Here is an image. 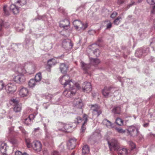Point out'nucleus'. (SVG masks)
<instances>
[{"label": "nucleus", "mask_w": 155, "mask_h": 155, "mask_svg": "<svg viewBox=\"0 0 155 155\" xmlns=\"http://www.w3.org/2000/svg\"><path fill=\"white\" fill-rule=\"evenodd\" d=\"M108 143L111 151H117L118 155H127V149L126 148L120 147L119 143L116 140L112 139L108 141Z\"/></svg>", "instance_id": "f257e3e1"}, {"label": "nucleus", "mask_w": 155, "mask_h": 155, "mask_svg": "<svg viewBox=\"0 0 155 155\" xmlns=\"http://www.w3.org/2000/svg\"><path fill=\"white\" fill-rule=\"evenodd\" d=\"M24 67V64L20 65L17 70L18 74L15 76L13 78L14 81L17 83H23L25 81V78L24 74H26L27 72Z\"/></svg>", "instance_id": "f03ea898"}, {"label": "nucleus", "mask_w": 155, "mask_h": 155, "mask_svg": "<svg viewBox=\"0 0 155 155\" xmlns=\"http://www.w3.org/2000/svg\"><path fill=\"white\" fill-rule=\"evenodd\" d=\"M79 87L78 84L75 83L74 85L69 86V89L65 90L63 92V95L67 97H71L75 95L77 89Z\"/></svg>", "instance_id": "7ed1b4c3"}, {"label": "nucleus", "mask_w": 155, "mask_h": 155, "mask_svg": "<svg viewBox=\"0 0 155 155\" xmlns=\"http://www.w3.org/2000/svg\"><path fill=\"white\" fill-rule=\"evenodd\" d=\"M59 82L64 87H65L68 84L71 86L74 84L71 80H70V77L68 75H65L61 77L59 79Z\"/></svg>", "instance_id": "20e7f679"}, {"label": "nucleus", "mask_w": 155, "mask_h": 155, "mask_svg": "<svg viewBox=\"0 0 155 155\" xmlns=\"http://www.w3.org/2000/svg\"><path fill=\"white\" fill-rule=\"evenodd\" d=\"M149 51V48H141L137 49L135 52V55L136 57L140 58L148 54Z\"/></svg>", "instance_id": "39448f33"}, {"label": "nucleus", "mask_w": 155, "mask_h": 155, "mask_svg": "<svg viewBox=\"0 0 155 155\" xmlns=\"http://www.w3.org/2000/svg\"><path fill=\"white\" fill-rule=\"evenodd\" d=\"M5 89L8 94H12L17 90V87L14 84L9 83L5 86Z\"/></svg>", "instance_id": "423d86ee"}, {"label": "nucleus", "mask_w": 155, "mask_h": 155, "mask_svg": "<svg viewBox=\"0 0 155 155\" xmlns=\"http://www.w3.org/2000/svg\"><path fill=\"white\" fill-rule=\"evenodd\" d=\"M73 24L74 27L76 29L80 28L81 29L84 30L85 29L87 26V23L84 24L82 22L78 20H76L73 21Z\"/></svg>", "instance_id": "0eeeda50"}, {"label": "nucleus", "mask_w": 155, "mask_h": 155, "mask_svg": "<svg viewBox=\"0 0 155 155\" xmlns=\"http://www.w3.org/2000/svg\"><path fill=\"white\" fill-rule=\"evenodd\" d=\"M91 109L92 111L93 115H96L98 117L101 113V111L100 107L97 104L91 105Z\"/></svg>", "instance_id": "6e6552de"}, {"label": "nucleus", "mask_w": 155, "mask_h": 155, "mask_svg": "<svg viewBox=\"0 0 155 155\" xmlns=\"http://www.w3.org/2000/svg\"><path fill=\"white\" fill-rule=\"evenodd\" d=\"M140 127V126H138L137 127L134 126L128 128V132L130 136L135 137L139 134L138 130Z\"/></svg>", "instance_id": "1a4fd4ad"}, {"label": "nucleus", "mask_w": 155, "mask_h": 155, "mask_svg": "<svg viewBox=\"0 0 155 155\" xmlns=\"http://www.w3.org/2000/svg\"><path fill=\"white\" fill-rule=\"evenodd\" d=\"M11 102L14 106V110L15 112H20L21 109V104H19L18 101L16 99H13L11 100Z\"/></svg>", "instance_id": "9d476101"}, {"label": "nucleus", "mask_w": 155, "mask_h": 155, "mask_svg": "<svg viewBox=\"0 0 155 155\" xmlns=\"http://www.w3.org/2000/svg\"><path fill=\"white\" fill-rule=\"evenodd\" d=\"M74 107L78 109H82L84 106V104L82 100L79 98L75 99L73 103Z\"/></svg>", "instance_id": "9b49d317"}, {"label": "nucleus", "mask_w": 155, "mask_h": 155, "mask_svg": "<svg viewBox=\"0 0 155 155\" xmlns=\"http://www.w3.org/2000/svg\"><path fill=\"white\" fill-rule=\"evenodd\" d=\"M82 90L84 92H90L92 90L91 83L87 82H84L82 85Z\"/></svg>", "instance_id": "f8f14e48"}, {"label": "nucleus", "mask_w": 155, "mask_h": 155, "mask_svg": "<svg viewBox=\"0 0 155 155\" xmlns=\"http://www.w3.org/2000/svg\"><path fill=\"white\" fill-rule=\"evenodd\" d=\"M69 25L70 22L67 19L61 21L59 23L60 27L63 28L65 30H67L69 28Z\"/></svg>", "instance_id": "ddd939ff"}, {"label": "nucleus", "mask_w": 155, "mask_h": 155, "mask_svg": "<svg viewBox=\"0 0 155 155\" xmlns=\"http://www.w3.org/2000/svg\"><path fill=\"white\" fill-rule=\"evenodd\" d=\"M59 126L61 127L59 129L60 131H62L65 132H69L68 130L72 127V126L69 124H64L62 123H60L59 124Z\"/></svg>", "instance_id": "4468645a"}, {"label": "nucleus", "mask_w": 155, "mask_h": 155, "mask_svg": "<svg viewBox=\"0 0 155 155\" xmlns=\"http://www.w3.org/2000/svg\"><path fill=\"white\" fill-rule=\"evenodd\" d=\"M76 144V139L74 138L70 139L67 143V147L70 150L73 149Z\"/></svg>", "instance_id": "2eb2a0df"}, {"label": "nucleus", "mask_w": 155, "mask_h": 155, "mask_svg": "<svg viewBox=\"0 0 155 155\" xmlns=\"http://www.w3.org/2000/svg\"><path fill=\"white\" fill-rule=\"evenodd\" d=\"M32 147L35 150L40 151L41 149L42 145L40 142L36 140L33 142Z\"/></svg>", "instance_id": "dca6fc26"}, {"label": "nucleus", "mask_w": 155, "mask_h": 155, "mask_svg": "<svg viewBox=\"0 0 155 155\" xmlns=\"http://www.w3.org/2000/svg\"><path fill=\"white\" fill-rule=\"evenodd\" d=\"M83 119L84 121L81 129V135L85 132L86 129V125L88 120V116L86 114H84Z\"/></svg>", "instance_id": "f3484780"}, {"label": "nucleus", "mask_w": 155, "mask_h": 155, "mask_svg": "<svg viewBox=\"0 0 155 155\" xmlns=\"http://www.w3.org/2000/svg\"><path fill=\"white\" fill-rule=\"evenodd\" d=\"M111 89L112 88L110 87H105L102 91L103 94L106 97L111 96L110 91Z\"/></svg>", "instance_id": "a211bd4d"}, {"label": "nucleus", "mask_w": 155, "mask_h": 155, "mask_svg": "<svg viewBox=\"0 0 155 155\" xmlns=\"http://www.w3.org/2000/svg\"><path fill=\"white\" fill-rule=\"evenodd\" d=\"M26 64L27 67V69L25 70L27 72L26 73H28L29 74H32L34 73L35 70V67L34 66H32L29 64L25 63L23 64L24 65V68L26 66Z\"/></svg>", "instance_id": "6ab92c4d"}, {"label": "nucleus", "mask_w": 155, "mask_h": 155, "mask_svg": "<svg viewBox=\"0 0 155 155\" xmlns=\"http://www.w3.org/2000/svg\"><path fill=\"white\" fill-rule=\"evenodd\" d=\"M35 117L34 114H31L24 119V123L26 125H28L31 124L33 120Z\"/></svg>", "instance_id": "aec40b11"}, {"label": "nucleus", "mask_w": 155, "mask_h": 155, "mask_svg": "<svg viewBox=\"0 0 155 155\" xmlns=\"http://www.w3.org/2000/svg\"><path fill=\"white\" fill-rule=\"evenodd\" d=\"M28 93V89L22 87L20 90L19 94L21 97H26Z\"/></svg>", "instance_id": "412c9836"}, {"label": "nucleus", "mask_w": 155, "mask_h": 155, "mask_svg": "<svg viewBox=\"0 0 155 155\" xmlns=\"http://www.w3.org/2000/svg\"><path fill=\"white\" fill-rule=\"evenodd\" d=\"M8 148L7 144L5 143H2L0 145V152L3 154H5Z\"/></svg>", "instance_id": "4be33fe9"}, {"label": "nucleus", "mask_w": 155, "mask_h": 155, "mask_svg": "<svg viewBox=\"0 0 155 155\" xmlns=\"http://www.w3.org/2000/svg\"><path fill=\"white\" fill-rule=\"evenodd\" d=\"M81 64L82 68L84 71L85 73L88 74L90 76H91V74L88 72L87 71L90 67V65L89 64H86L82 61L81 62Z\"/></svg>", "instance_id": "5701e85b"}, {"label": "nucleus", "mask_w": 155, "mask_h": 155, "mask_svg": "<svg viewBox=\"0 0 155 155\" xmlns=\"http://www.w3.org/2000/svg\"><path fill=\"white\" fill-rule=\"evenodd\" d=\"M59 68L61 73L65 74L67 72L68 67L65 64L62 63L60 65Z\"/></svg>", "instance_id": "b1692460"}, {"label": "nucleus", "mask_w": 155, "mask_h": 155, "mask_svg": "<svg viewBox=\"0 0 155 155\" xmlns=\"http://www.w3.org/2000/svg\"><path fill=\"white\" fill-rule=\"evenodd\" d=\"M10 10L14 14H16L19 12V8L14 4H12L10 6Z\"/></svg>", "instance_id": "393cba45"}, {"label": "nucleus", "mask_w": 155, "mask_h": 155, "mask_svg": "<svg viewBox=\"0 0 155 155\" xmlns=\"http://www.w3.org/2000/svg\"><path fill=\"white\" fill-rule=\"evenodd\" d=\"M89 59L91 64L94 66L98 64L100 62V60L97 58H90Z\"/></svg>", "instance_id": "a878e982"}, {"label": "nucleus", "mask_w": 155, "mask_h": 155, "mask_svg": "<svg viewBox=\"0 0 155 155\" xmlns=\"http://www.w3.org/2000/svg\"><path fill=\"white\" fill-rule=\"evenodd\" d=\"M57 61L55 58H52L48 60V64L50 67L56 64Z\"/></svg>", "instance_id": "bb28decb"}, {"label": "nucleus", "mask_w": 155, "mask_h": 155, "mask_svg": "<svg viewBox=\"0 0 155 155\" xmlns=\"http://www.w3.org/2000/svg\"><path fill=\"white\" fill-rule=\"evenodd\" d=\"M63 46L69 45L71 46L70 48H72L73 46V44L71 41L69 39L64 40L62 43Z\"/></svg>", "instance_id": "cd10ccee"}, {"label": "nucleus", "mask_w": 155, "mask_h": 155, "mask_svg": "<svg viewBox=\"0 0 155 155\" xmlns=\"http://www.w3.org/2000/svg\"><path fill=\"white\" fill-rule=\"evenodd\" d=\"M38 83L34 79H32L30 80L28 82V85L30 87H32L37 84Z\"/></svg>", "instance_id": "c85d7f7f"}, {"label": "nucleus", "mask_w": 155, "mask_h": 155, "mask_svg": "<svg viewBox=\"0 0 155 155\" xmlns=\"http://www.w3.org/2000/svg\"><path fill=\"white\" fill-rule=\"evenodd\" d=\"M89 148L88 146L85 145L83 147L82 149V152L83 154H85L89 153Z\"/></svg>", "instance_id": "c756f323"}, {"label": "nucleus", "mask_w": 155, "mask_h": 155, "mask_svg": "<svg viewBox=\"0 0 155 155\" xmlns=\"http://www.w3.org/2000/svg\"><path fill=\"white\" fill-rule=\"evenodd\" d=\"M103 123L107 127H112V123L106 119H104L103 120Z\"/></svg>", "instance_id": "7c9ffc66"}, {"label": "nucleus", "mask_w": 155, "mask_h": 155, "mask_svg": "<svg viewBox=\"0 0 155 155\" xmlns=\"http://www.w3.org/2000/svg\"><path fill=\"white\" fill-rule=\"evenodd\" d=\"M44 130L45 132L46 138H47L50 139L51 137V135L50 133L49 132L46 127V124H44Z\"/></svg>", "instance_id": "2f4dec72"}, {"label": "nucleus", "mask_w": 155, "mask_h": 155, "mask_svg": "<svg viewBox=\"0 0 155 155\" xmlns=\"http://www.w3.org/2000/svg\"><path fill=\"white\" fill-rule=\"evenodd\" d=\"M42 78L41 74L40 73H37L34 79L38 83L41 80Z\"/></svg>", "instance_id": "473e14b6"}, {"label": "nucleus", "mask_w": 155, "mask_h": 155, "mask_svg": "<svg viewBox=\"0 0 155 155\" xmlns=\"http://www.w3.org/2000/svg\"><path fill=\"white\" fill-rule=\"evenodd\" d=\"M26 145L28 147L30 148L32 147L33 143H32L30 139L28 138H26L25 139Z\"/></svg>", "instance_id": "72a5a7b5"}, {"label": "nucleus", "mask_w": 155, "mask_h": 155, "mask_svg": "<svg viewBox=\"0 0 155 155\" xmlns=\"http://www.w3.org/2000/svg\"><path fill=\"white\" fill-rule=\"evenodd\" d=\"M120 108L119 107L117 106L114 107L113 109L112 112L115 114H119L120 113Z\"/></svg>", "instance_id": "f704fd0d"}, {"label": "nucleus", "mask_w": 155, "mask_h": 155, "mask_svg": "<svg viewBox=\"0 0 155 155\" xmlns=\"http://www.w3.org/2000/svg\"><path fill=\"white\" fill-rule=\"evenodd\" d=\"M116 123L120 126H121L123 124V120L120 118H117L116 119Z\"/></svg>", "instance_id": "c9c22d12"}, {"label": "nucleus", "mask_w": 155, "mask_h": 155, "mask_svg": "<svg viewBox=\"0 0 155 155\" xmlns=\"http://www.w3.org/2000/svg\"><path fill=\"white\" fill-rule=\"evenodd\" d=\"M82 121H84V119H82L80 117H78L74 120V123H80L82 122Z\"/></svg>", "instance_id": "e433bc0d"}, {"label": "nucleus", "mask_w": 155, "mask_h": 155, "mask_svg": "<svg viewBox=\"0 0 155 155\" xmlns=\"http://www.w3.org/2000/svg\"><path fill=\"white\" fill-rule=\"evenodd\" d=\"M121 19L120 16H118L114 21V23L116 25H118L120 22V19Z\"/></svg>", "instance_id": "4c0bfd02"}, {"label": "nucleus", "mask_w": 155, "mask_h": 155, "mask_svg": "<svg viewBox=\"0 0 155 155\" xmlns=\"http://www.w3.org/2000/svg\"><path fill=\"white\" fill-rule=\"evenodd\" d=\"M26 0H18L17 3L20 5L21 6H22L26 4Z\"/></svg>", "instance_id": "58836bf2"}, {"label": "nucleus", "mask_w": 155, "mask_h": 155, "mask_svg": "<svg viewBox=\"0 0 155 155\" xmlns=\"http://www.w3.org/2000/svg\"><path fill=\"white\" fill-rule=\"evenodd\" d=\"M19 128L20 129L23 134L25 136L28 133L25 129L22 127H19Z\"/></svg>", "instance_id": "ea45409f"}, {"label": "nucleus", "mask_w": 155, "mask_h": 155, "mask_svg": "<svg viewBox=\"0 0 155 155\" xmlns=\"http://www.w3.org/2000/svg\"><path fill=\"white\" fill-rule=\"evenodd\" d=\"M3 26V21L2 20H0V36L2 34V29Z\"/></svg>", "instance_id": "a19ab883"}, {"label": "nucleus", "mask_w": 155, "mask_h": 155, "mask_svg": "<svg viewBox=\"0 0 155 155\" xmlns=\"http://www.w3.org/2000/svg\"><path fill=\"white\" fill-rule=\"evenodd\" d=\"M15 155H28L26 153H22L21 152L19 151H17L15 152Z\"/></svg>", "instance_id": "79ce46f5"}, {"label": "nucleus", "mask_w": 155, "mask_h": 155, "mask_svg": "<svg viewBox=\"0 0 155 155\" xmlns=\"http://www.w3.org/2000/svg\"><path fill=\"white\" fill-rule=\"evenodd\" d=\"M94 54H95L96 56H99L100 53V51L98 49H96L93 52Z\"/></svg>", "instance_id": "37998d69"}, {"label": "nucleus", "mask_w": 155, "mask_h": 155, "mask_svg": "<svg viewBox=\"0 0 155 155\" xmlns=\"http://www.w3.org/2000/svg\"><path fill=\"white\" fill-rule=\"evenodd\" d=\"M128 144L131 147V150H132L135 148V144L132 141H130L128 142Z\"/></svg>", "instance_id": "c03bdc74"}, {"label": "nucleus", "mask_w": 155, "mask_h": 155, "mask_svg": "<svg viewBox=\"0 0 155 155\" xmlns=\"http://www.w3.org/2000/svg\"><path fill=\"white\" fill-rule=\"evenodd\" d=\"M147 2L150 5H155V0H147Z\"/></svg>", "instance_id": "a18cd8bd"}, {"label": "nucleus", "mask_w": 155, "mask_h": 155, "mask_svg": "<svg viewBox=\"0 0 155 155\" xmlns=\"http://www.w3.org/2000/svg\"><path fill=\"white\" fill-rule=\"evenodd\" d=\"M127 2V0H117V3L119 5L122 4Z\"/></svg>", "instance_id": "49530a36"}, {"label": "nucleus", "mask_w": 155, "mask_h": 155, "mask_svg": "<svg viewBox=\"0 0 155 155\" xmlns=\"http://www.w3.org/2000/svg\"><path fill=\"white\" fill-rule=\"evenodd\" d=\"M7 8V6L6 5H5L3 7V10L4 12L5 13V14L6 15H8L9 14V12L8 11L6 10V8Z\"/></svg>", "instance_id": "de8ad7c7"}, {"label": "nucleus", "mask_w": 155, "mask_h": 155, "mask_svg": "<svg viewBox=\"0 0 155 155\" xmlns=\"http://www.w3.org/2000/svg\"><path fill=\"white\" fill-rule=\"evenodd\" d=\"M45 95L46 98L48 100L51 99L53 97L52 95L50 94H46Z\"/></svg>", "instance_id": "09e8293b"}, {"label": "nucleus", "mask_w": 155, "mask_h": 155, "mask_svg": "<svg viewBox=\"0 0 155 155\" xmlns=\"http://www.w3.org/2000/svg\"><path fill=\"white\" fill-rule=\"evenodd\" d=\"M4 86V84L3 82L2 81H0V91L2 90Z\"/></svg>", "instance_id": "8fccbe9b"}, {"label": "nucleus", "mask_w": 155, "mask_h": 155, "mask_svg": "<svg viewBox=\"0 0 155 155\" xmlns=\"http://www.w3.org/2000/svg\"><path fill=\"white\" fill-rule=\"evenodd\" d=\"M51 155H62L60 152L57 151H54L51 154Z\"/></svg>", "instance_id": "3c124183"}, {"label": "nucleus", "mask_w": 155, "mask_h": 155, "mask_svg": "<svg viewBox=\"0 0 155 155\" xmlns=\"http://www.w3.org/2000/svg\"><path fill=\"white\" fill-rule=\"evenodd\" d=\"M116 130L119 133H124L125 131L123 130L122 129L120 128H116Z\"/></svg>", "instance_id": "603ef678"}, {"label": "nucleus", "mask_w": 155, "mask_h": 155, "mask_svg": "<svg viewBox=\"0 0 155 155\" xmlns=\"http://www.w3.org/2000/svg\"><path fill=\"white\" fill-rule=\"evenodd\" d=\"M14 128L13 127H11L9 129V133L10 134H12L14 131Z\"/></svg>", "instance_id": "864d4df0"}, {"label": "nucleus", "mask_w": 155, "mask_h": 155, "mask_svg": "<svg viewBox=\"0 0 155 155\" xmlns=\"http://www.w3.org/2000/svg\"><path fill=\"white\" fill-rule=\"evenodd\" d=\"M117 15V13L116 12H113L111 15V17L112 18H114Z\"/></svg>", "instance_id": "5fc2aeb1"}, {"label": "nucleus", "mask_w": 155, "mask_h": 155, "mask_svg": "<svg viewBox=\"0 0 155 155\" xmlns=\"http://www.w3.org/2000/svg\"><path fill=\"white\" fill-rule=\"evenodd\" d=\"M112 26V24L110 22H109L106 25V29H108L111 27Z\"/></svg>", "instance_id": "6e6d98bb"}, {"label": "nucleus", "mask_w": 155, "mask_h": 155, "mask_svg": "<svg viewBox=\"0 0 155 155\" xmlns=\"http://www.w3.org/2000/svg\"><path fill=\"white\" fill-rule=\"evenodd\" d=\"M151 13L153 14H155V5L153 7Z\"/></svg>", "instance_id": "4d7b16f0"}, {"label": "nucleus", "mask_w": 155, "mask_h": 155, "mask_svg": "<svg viewBox=\"0 0 155 155\" xmlns=\"http://www.w3.org/2000/svg\"><path fill=\"white\" fill-rule=\"evenodd\" d=\"M150 62H154L155 61V58L153 57H151L150 59H149Z\"/></svg>", "instance_id": "13d9d810"}, {"label": "nucleus", "mask_w": 155, "mask_h": 155, "mask_svg": "<svg viewBox=\"0 0 155 155\" xmlns=\"http://www.w3.org/2000/svg\"><path fill=\"white\" fill-rule=\"evenodd\" d=\"M40 129V128L39 127H38L37 128H35L33 132L35 133L36 132L39 130Z\"/></svg>", "instance_id": "bf43d9fd"}, {"label": "nucleus", "mask_w": 155, "mask_h": 155, "mask_svg": "<svg viewBox=\"0 0 155 155\" xmlns=\"http://www.w3.org/2000/svg\"><path fill=\"white\" fill-rule=\"evenodd\" d=\"M43 153L44 155H48V152L47 151H45V150H44L43 151Z\"/></svg>", "instance_id": "052dcab7"}, {"label": "nucleus", "mask_w": 155, "mask_h": 155, "mask_svg": "<svg viewBox=\"0 0 155 155\" xmlns=\"http://www.w3.org/2000/svg\"><path fill=\"white\" fill-rule=\"evenodd\" d=\"M153 41L152 42H151L150 44L151 45L153 44H155V38H153L152 39Z\"/></svg>", "instance_id": "680f3d73"}, {"label": "nucleus", "mask_w": 155, "mask_h": 155, "mask_svg": "<svg viewBox=\"0 0 155 155\" xmlns=\"http://www.w3.org/2000/svg\"><path fill=\"white\" fill-rule=\"evenodd\" d=\"M16 28H17V30L18 31H22L23 30V29H21V28H20L19 27H16Z\"/></svg>", "instance_id": "e2e57ef3"}, {"label": "nucleus", "mask_w": 155, "mask_h": 155, "mask_svg": "<svg viewBox=\"0 0 155 155\" xmlns=\"http://www.w3.org/2000/svg\"><path fill=\"white\" fill-rule=\"evenodd\" d=\"M117 79H118V80H119V81L120 82H122V78H121V77H120V76H118V77L117 78Z\"/></svg>", "instance_id": "0e129e2a"}, {"label": "nucleus", "mask_w": 155, "mask_h": 155, "mask_svg": "<svg viewBox=\"0 0 155 155\" xmlns=\"http://www.w3.org/2000/svg\"><path fill=\"white\" fill-rule=\"evenodd\" d=\"M134 2H133L131 4H130L128 6H127V8H129L130 6H132V5H134Z\"/></svg>", "instance_id": "69168bd1"}, {"label": "nucleus", "mask_w": 155, "mask_h": 155, "mask_svg": "<svg viewBox=\"0 0 155 155\" xmlns=\"http://www.w3.org/2000/svg\"><path fill=\"white\" fill-rule=\"evenodd\" d=\"M148 123H146L143 124V126L145 127H146L148 126Z\"/></svg>", "instance_id": "338daca9"}, {"label": "nucleus", "mask_w": 155, "mask_h": 155, "mask_svg": "<svg viewBox=\"0 0 155 155\" xmlns=\"http://www.w3.org/2000/svg\"><path fill=\"white\" fill-rule=\"evenodd\" d=\"M11 142L13 144H15L16 143V141L15 140H12Z\"/></svg>", "instance_id": "774afa93"}]
</instances>
